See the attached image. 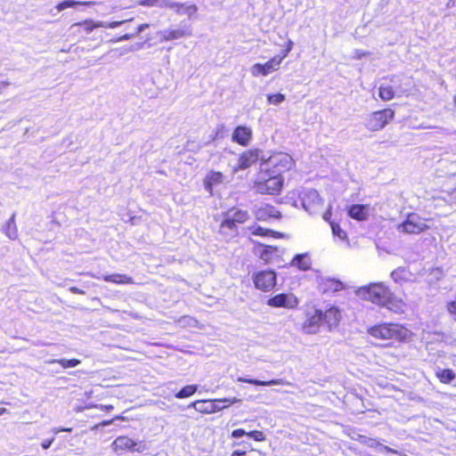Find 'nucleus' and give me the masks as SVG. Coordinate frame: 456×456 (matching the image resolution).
<instances>
[{
	"instance_id": "obj_16",
	"label": "nucleus",
	"mask_w": 456,
	"mask_h": 456,
	"mask_svg": "<svg viewBox=\"0 0 456 456\" xmlns=\"http://www.w3.org/2000/svg\"><path fill=\"white\" fill-rule=\"evenodd\" d=\"M340 317V312L338 308L335 306L330 307L324 313L322 312L323 324L327 325L329 330L338 326Z\"/></svg>"
},
{
	"instance_id": "obj_50",
	"label": "nucleus",
	"mask_w": 456,
	"mask_h": 456,
	"mask_svg": "<svg viewBox=\"0 0 456 456\" xmlns=\"http://www.w3.org/2000/svg\"><path fill=\"white\" fill-rule=\"evenodd\" d=\"M292 45H293V43L291 40H289L288 42V45L286 47V49L283 51V54L281 57H283V59L288 55V53L292 50Z\"/></svg>"
},
{
	"instance_id": "obj_31",
	"label": "nucleus",
	"mask_w": 456,
	"mask_h": 456,
	"mask_svg": "<svg viewBox=\"0 0 456 456\" xmlns=\"http://www.w3.org/2000/svg\"><path fill=\"white\" fill-rule=\"evenodd\" d=\"M211 401L213 403V407L216 408L215 412H217V411L226 408L227 405L224 404L225 403L232 404V403L239 402V400L235 397L232 399L224 398V399H216V400H211Z\"/></svg>"
},
{
	"instance_id": "obj_52",
	"label": "nucleus",
	"mask_w": 456,
	"mask_h": 456,
	"mask_svg": "<svg viewBox=\"0 0 456 456\" xmlns=\"http://www.w3.org/2000/svg\"><path fill=\"white\" fill-rule=\"evenodd\" d=\"M231 456H248L247 452L236 450L234 451Z\"/></svg>"
},
{
	"instance_id": "obj_36",
	"label": "nucleus",
	"mask_w": 456,
	"mask_h": 456,
	"mask_svg": "<svg viewBox=\"0 0 456 456\" xmlns=\"http://www.w3.org/2000/svg\"><path fill=\"white\" fill-rule=\"evenodd\" d=\"M275 251H277L276 248L272 246H265L260 252V258L265 262H268L271 259L273 253Z\"/></svg>"
},
{
	"instance_id": "obj_35",
	"label": "nucleus",
	"mask_w": 456,
	"mask_h": 456,
	"mask_svg": "<svg viewBox=\"0 0 456 456\" xmlns=\"http://www.w3.org/2000/svg\"><path fill=\"white\" fill-rule=\"evenodd\" d=\"M330 224L331 226L333 235L335 237H338L341 240H346L347 238L346 232L343 229H341V227L338 224H335L333 222H330Z\"/></svg>"
},
{
	"instance_id": "obj_10",
	"label": "nucleus",
	"mask_w": 456,
	"mask_h": 456,
	"mask_svg": "<svg viewBox=\"0 0 456 456\" xmlns=\"http://www.w3.org/2000/svg\"><path fill=\"white\" fill-rule=\"evenodd\" d=\"M267 305L276 308L294 309L298 305V299L292 293H280L270 297Z\"/></svg>"
},
{
	"instance_id": "obj_39",
	"label": "nucleus",
	"mask_w": 456,
	"mask_h": 456,
	"mask_svg": "<svg viewBox=\"0 0 456 456\" xmlns=\"http://www.w3.org/2000/svg\"><path fill=\"white\" fill-rule=\"evenodd\" d=\"M285 100V95L282 94H275L267 95L268 103L279 105Z\"/></svg>"
},
{
	"instance_id": "obj_8",
	"label": "nucleus",
	"mask_w": 456,
	"mask_h": 456,
	"mask_svg": "<svg viewBox=\"0 0 456 456\" xmlns=\"http://www.w3.org/2000/svg\"><path fill=\"white\" fill-rule=\"evenodd\" d=\"M114 451L127 450L132 452H143L146 451L147 445L143 441H134L128 436H118L112 443Z\"/></svg>"
},
{
	"instance_id": "obj_20",
	"label": "nucleus",
	"mask_w": 456,
	"mask_h": 456,
	"mask_svg": "<svg viewBox=\"0 0 456 456\" xmlns=\"http://www.w3.org/2000/svg\"><path fill=\"white\" fill-rule=\"evenodd\" d=\"M348 216L358 221H362L367 218V208L364 205L355 204L348 208Z\"/></svg>"
},
{
	"instance_id": "obj_28",
	"label": "nucleus",
	"mask_w": 456,
	"mask_h": 456,
	"mask_svg": "<svg viewBox=\"0 0 456 456\" xmlns=\"http://www.w3.org/2000/svg\"><path fill=\"white\" fill-rule=\"evenodd\" d=\"M391 278L396 283L405 281L409 278V272L404 267H399L391 273Z\"/></svg>"
},
{
	"instance_id": "obj_24",
	"label": "nucleus",
	"mask_w": 456,
	"mask_h": 456,
	"mask_svg": "<svg viewBox=\"0 0 456 456\" xmlns=\"http://www.w3.org/2000/svg\"><path fill=\"white\" fill-rule=\"evenodd\" d=\"M15 216L16 214L13 213L4 227V232L5 235L11 240H15L18 237V230L15 224Z\"/></svg>"
},
{
	"instance_id": "obj_12",
	"label": "nucleus",
	"mask_w": 456,
	"mask_h": 456,
	"mask_svg": "<svg viewBox=\"0 0 456 456\" xmlns=\"http://www.w3.org/2000/svg\"><path fill=\"white\" fill-rule=\"evenodd\" d=\"M322 324V311L315 309L314 314H308L307 319L304 323L303 329L307 334H315L318 332L321 325Z\"/></svg>"
},
{
	"instance_id": "obj_26",
	"label": "nucleus",
	"mask_w": 456,
	"mask_h": 456,
	"mask_svg": "<svg viewBox=\"0 0 456 456\" xmlns=\"http://www.w3.org/2000/svg\"><path fill=\"white\" fill-rule=\"evenodd\" d=\"M256 216L258 219L264 218L265 216H268L273 218H280L281 214L274 207L266 206L264 209H259Z\"/></svg>"
},
{
	"instance_id": "obj_3",
	"label": "nucleus",
	"mask_w": 456,
	"mask_h": 456,
	"mask_svg": "<svg viewBox=\"0 0 456 456\" xmlns=\"http://www.w3.org/2000/svg\"><path fill=\"white\" fill-rule=\"evenodd\" d=\"M298 198L304 209L311 215L317 213L322 205V200L314 189H302L298 192Z\"/></svg>"
},
{
	"instance_id": "obj_43",
	"label": "nucleus",
	"mask_w": 456,
	"mask_h": 456,
	"mask_svg": "<svg viewBox=\"0 0 456 456\" xmlns=\"http://www.w3.org/2000/svg\"><path fill=\"white\" fill-rule=\"evenodd\" d=\"M179 3L171 2L169 0H163V4L160 7L169 8L176 12Z\"/></svg>"
},
{
	"instance_id": "obj_9",
	"label": "nucleus",
	"mask_w": 456,
	"mask_h": 456,
	"mask_svg": "<svg viewBox=\"0 0 456 456\" xmlns=\"http://www.w3.org/2000/svg\"><path fill=\"white\" fill-rule=\"evenodd\" d=\"M253 281L257 289L270 291L276 285V273L272 270L260 271L254 274Z\"/></svg>"
},
{
	"instance_id": "obj_51",
	"label": "nucleus",
	"mask_w": 456,
	"mask_h": 456,
	"mask_svg": "<svg viewBox=\"0 0 456 456\" xmlns=\"http://www.w3.org/2000/svg\"><path fill=\"white\" fill-rule=\"evenodd\" d=\"M69 291L74 293V294H80V295H84L85 294V291L77 288V287H71L69 288Z\"/></svg>"
},
{
	"instance_id": "obj_22",
	"label": "nucleus",
	"mask_w": 456,
	"mask_h": 456,
	"mask_svg": "<svg viewBox=\"0 0 456 456\" xmlns=\"http://www.w3.org/2000/svg\"><path fill=\"white\" fill-rule=\"evenodd\" d=\"M102 280L106 282H112V283H116V284H132V283H134V280L132 277H129L126 274H119V273L103 275Z\"/></svg>"
},
{
	"instance_id": "obj_53",
	"label": "nucleus",
	"mask_w": 456,
	"mask_h": 456,
	"mask_svg": "<svg viewBox=\"0 0 456 456\" xmlns=\"http://www.w3.org/2000/svg\"><path fill=\"white\" fill-rule=\"evenodd\" d=\"M140 48H141V45L140 44H136L135 45H132L130 48H128L126 50V52L136 51V50H139Z\"/></svg>"
},
{
	"instance_id": "obj_46",
	"label": "nucleus",
	"mask_w": 456,
	"mask_h": 456,
	"mask_svg": "<svg viewBox=\"0 0 456 456\" xmlns=\"http://www.w3.org/2000/svg\"><path fill=\"white\" fill-rule=\"evenodd\" d=\"M446 307L452 315L456 316V300L448 302Z\"/></svg>"
},
{
	"instance_id": "obj_2",
	"label": "nucleus",
	"mask_w": 456,
	"mask_h": 456,
	"mask_svg": "<svg viewBox=\"0 0 456 456\" xmlns=\"http://www.w3.org/2000/svg\"><path fill=\"white\" fill-rule=\"evenodd\" d=\"M370 334L381 339L405 340L410 336V331L397 323H383L370 329Z\"/></svg>"
},
{
	"instance_id": "obj_48",
	"label": "nucleus",
	"mask_w": 456,
	"mask_h": 456,
	"mask_svg": "<svg viewBox=\"0 0 456 456\" xmlns=\"http://www.w3.org/2000/svg\"><path fill=\"white\" fill-rule=\"evenodd\" d=\"M54 436L52 437L51 439H45L44 440L42 443H41V446L44 450H47L51 447L52 444L53 443L54 441Z\"/></svg>"
},
{
	"instance_id": "obj_57",
	"label": "nucleus",
	"mask_w": 456,
	"mask_h": 456,
	"mask_svg": "<svg viewBox=\"0 0 456 456\" xmlns=\"http://www.w3.org/2000/svg\"><path fill=\"white\" fill-rule=\"evenodd\" d=\"M8 85H9V83H8V82L1 81V82H0V92L2 91V89H4V87H6Z\"/></svg>"
},
{
	"instance_id": "obj_54",
	"label": "nucleus",
	"mask_w": 456,
	"mask_h": 456,
	"mask_svg": "<svg viewBox=\"0 0 456 456\" xmlns=\"http://www.w3.org/2000/svg\"><path fill=\"white\" fill-rule=\"evenodd\" d=\"M355 54H356V56H355V57H356L357 59H361L362 56H365V55H366V53H365L364 52H361V51H356V52H355Z\"/></svg>"
},
{
	"instance_id": "obj_32",
	"label": "nucleus",
	"mask_w": 456,
	"mask_h": 456,
	"mask_svg": "<svg viewBox=\"0 0 456 456\" xmlns=\"http://www.w3.org/2000/svg\"><path fill=\"white\" fill-rule=\"evenodd\" d=\"M436 375L440 381L445 384L451 383L455 379V373L449 369L442 370Z\"/></svg>"
},
{
	"instance_id": "obj_61",
	"label": "nucleus",
	"mask_w": 456,
	"mask_h": 456,
	"mask_svg": "<svg viewBox=\"0 0 456 456\" xmlns=\"http://www.w3.org/2000/svg\"><path fill=\"white\" fill-rule=\"evenodd\" d=\"M92 277L96 278V279H101L100 276L92 275Z\"/></svg>"
},
{
	"instance_id": "obj_58",
	"label": "nucleus",
	"mask_w": 456,
	"mask_h": 456,
	"mask_svg": "<svg viewBox=\"0 0 456 456\" xmlns=\"http://www.w3.org/2000/svg\"><path fill=\"white\" fill-rule=\"evenodd\" d=\"M341 285H342L341 282L337 281V286H336L335 289L338 290V288L341 287Z\"/></svg>"
},
{
	"instance_id": "obj_42",
	"label": "nucleus",
	"mask_w": 456,
	"mask_h": 456,
	"mask_svg": "<svg viewBox=\"0 0 456 456\" xmlns=\"http://www.w3.org/2000/svg\"><path fill=\"white\" fill-rule=\"evenodd\" d=\"M163 4V0H141L140 4L143 6H159Z\"/></svg>"
},
{
	"instance_id": "obj_19",
	"label": "nucleus",
	"mask_w": 456,
	"mask_h": 456,
	"mask_svg": "<svg viewBox=\"0 0 456 456\" xmlns=\"http://www.w3.org/2000/svg\"><path fill=\"white\" fill-rule=\"evenodd\" d=\"M237 381L238 382H242V383H248V384H252V385H255V386H276V385H284L286 384L285 380L282 379H271L269 381H264V380H259V379H248V378H243V377H239L237 379Z\"/></svg>"
},
{
	"instance_id": "obj_49",
	"label": "nucleus",
	"mask_w": 456,
	"mask_h": 456,
	"mask_svg": "<svg viewBox=\"0 0 456 456\" xmlns=\"http://www.w3.org/2000/svg\"><path fill=\"white\" fill-rule=\"evenodd\" d=\"M149 28V24L144 23V24L139 25L134 31L135 35L137 36L140 33L143 32L145 30V28Z\"/></svg>"
},
{
	"instance_id": "obj_60",
	"label": "nucleus",
	"mask_w": 456,
	"mask_h": 456,
	"mask_svg": "<svg viewBox=\"0 0 456 456\" xmlns=\"http://www.w3.org/2000/svg\"><path fill=\"white\" fill-rule=\"evenodd\" d=\"M106 408H107V410H111V409H113V406L110 405V406H107Z\"/></svg>"
},
{
	"instance_id": "obj_55",
	"label": "nucleus",
	"mask_w": 456,
	"mask_h": 456,
	"mask_svg": "<svg viewBox=\"0 0 456 456\" xmlns=\"http://www.w3.org/2000/svg\"><path fill=\"white\" fill-rule=\"evenodd\" d=\"M112 421H113V420H103V421L100 424V426H102V427H107V426L110 425V424L112 423Z\"/></svg>"
},
{
	"instance_id": "obj_38",
	"label": "nucleus",
	"mask_w": 456,
	"mask_h": 456,
	"mask_svg": "<svg viewBox=\"0 0 456 456\" xmlns=\"http://www.w3.org/2000/svg\"><path fill=\"white\" fill-rule=\"evenodd\" d=\"M95 22H96V28H115L121 26L126 21L120 20V21H112V22H107V21H95Z\"/></svg>"
},
{
	"instance_id": "obj_15",
	"label": "nucleus",
	"mask_w": 456,
	"mask_h": 456,
	"mask_svg": "<svg viewBox=\"0 0 456 456\" xmlns=\"http://www.w3.org/2000/svg\"><path fill=\"white\" fill-rule=\"evenodd\" d=\"M261 151L258 149L248 150L241 154L239 159L238 167L240 169H246L260 159Z\"/></svg>"
},
{
	"instance_id": "obj_30",
	"label": "nucleus",
	"mask_w": 456,
	"mask_h": 456,
	"mask_svg": "<svg viewBox=\"0 0 456 456\" xmlns=\"http://www.w3.org/2000/svg\"><path fill=\"white\" fill-rule=\"evenodd\" d=\"M197 10L198 8L195 4L179 3L175 12L178 14H186L189 17H191L194 13H196Z\"/></svg>"
},
{
	"instance_id": "obj_17",
	"label": "nucleus",
	"mask_w": 456,
	"mask_h": 456,
	"mask_svg": "<svg viewBox=\"0 0 456 456\" xmlns=\"http://www.w3.org/2000/svg\"><path fill=\"white\" fill-rule=\"evenodd\" d=\"M224 180V175L220 172L209 173L204 181L205 190L210 194L213 193V186L222 183Z\"/></svg>"
},
{
	"instance_id": "obj_13",
	"label": "nucleus",
	"mask_w": 456,
	"mask_h": 456,
	"mask_svg": "<svg viewBox=\"0 0 456 456\" xmlns=\"http://www.w3.org/2000/svg\"><path fill=\"white\" fill-rule=\"evenodd\" d=\"M283 180L280 175H273L267 180L264 183L258 185L257 189L262 193L268 194H277L282 188Z\"/></svg>"
},
{
	"instance_id": "obj_62",
	"label": "nucleus",
	"mask_w": 456,
	"mask_h": 456,
	"mask_svg": "<svg viewBox=\"0 0 456 456\" xmlns=\"http://www.w3.org/2000/svg\"><path fill=\"white\" fill-rule=\"evenodd\" d=\"M454 103L456 105V94H455V97H454Z\"/></svg>"
},
{
	"instance_id": "obj_4",
	"label": "nucleus",
	"mask_w": 456,
	"mask_h": 456,
	"mask_svg": "<svg viewBox=\"0 0 456 456\" xmlns=\"http://www.w3.org/2000/svg\"><path fill=\"white\" fill-rule=\"evenodd\" d=\"M395 112L391 109H384L372 112L365 122V126L370 131H379L384 128L394 118Z\"/></svg>"
},
{
	"instance_id": "obj_11",
	"label": "nucleus",
	"mask_w": 456,
	"mask_h": 456,
	"mask_svg": "<svg viewBox=\"0 0 456 456\" xmlns=\"http://www.w3.org/2000/svg\"><path fill=\"white\" fill-rule=\"evenodd\" d=\"M283 60V57L274 56L271 60H269L267 62L261 64V63H256L251 68V73L253 76L257 77L259 75L266 76L270 74L272 71L277 69L279 66L281 65V61Z\"/></svg>"
},
{
	"instance_id": "obj_33",
	"label": "nucleus",
	"mask_w": 456,
	"mask_h": 456,
	"mask_svg": "<svg viewBox=\"0 0 456 456\" xmlns=\"http://www.w3.org/2000/svg\"><path fill=\"white\" fill-rule=\"evenodd\" d=\"M394 96H395V92H394L392 86H384V85H381L379 86V97L383 101H389V100L393 99Z\"/></svg>"
},
{
	"instance_id": "obj_23",
	"label": "nucleus",
	"mask_w": 456,
	"mask_h": 456,
	"mask_svg": "<svg viewBox=\"0 0 456 456\" xmlns=\"http://www.w3.org/2000/svg\"><path fill=\"white\" fill-rule=\"evenodd\" d=\"M362 443L370 448L376 449L379 452H391V453H398V452L396 450L392 449L387 445H383L378 440L373 439V438L364 437V440H362Z\"/></svg>"
},
{
	"instance_id": "obj_1",
	"label": "nucleus",
	"mask_w": 456,
	"mask_h": 456,
	"mask_svg": "<svg viewBox=\"0 0 456 456\" xmlns=\"http://www.w3.org/2000/svg\"><path fill=\"white\" fill-rule=\"evenodd\" d=\"M356 295L363 300L386 307L388 310L399 314L404 311L405 304L397 298L383 282H373L360 287Z\"/></svg>"
},
{
	"instance_id": "obj_40",
	"label": "nucleus",
	"mask_w": 456,
	"mask_h": 456,
	"mask_svg": "<svg viewBox=\"0 0 456 456\" xmlns=\"http://www.w3.org/2000/svg\"><path fill=\"white\" fill-rule=\"evenodd\" d=\"M248 436L256 442H261L265 439V436L264 435V433L262 431H258V430L248 432Z\"/></svg>"
},
{
	"instance_id": "obj_59",
	"label": "nucleus",
	"mask_w": 456,
	"mask_h": 456,
	"mask_svg": "<svg viewBox=\"0 0 456 456\" xmlns=\"http://www.w3.org/2000/svg\"><path fill=\"white\" fill-rule=\"evenodd\" d=\"M6 411L5 408H0V416Z\"/></svg>"
},
{
	"instance_id": "obj_25",
	"label": "nucleus",
	"mask_w": 456,
	"mask_h": 456,
	"mask_svg": "<svg viewBox=\"0 0 456 456\" xmlns=\"http://www.w3.org/2000/svg\"><path fill=\"white\" fill-rule=\"evenodd\" d=\"M292 265L298 267L300 270L305 271L311 267V260L307 254H298L294 256Z\"/></svg>"
},
{
	"instance_id": "obj_7",
	"label": "nucleus",
	"mask_w": 456,
	"mask_h": 456,
	"mask_svg": "<svg viewBox=\"0 0 456 456\" xmlns=\"http://www.w3.org/2000/svg\"><path fill=\"white\" fill-rule=\"evenodd\" d=\"M425 220H423L418 214L411 213L407 216V218L400 224H398V231L409 234H419L427 230Z\"/></svg>"
},
{
	"instance_id": "obj_29",
	"label": "nucleus",
	"mask_w": 456,
	"mask_h": 456,
	"mask_svg": "<svg viewBox=\"0 0 456 456\" xmlns=\"http://www.w3.org/2000/svg\"><path fill=\"white\" fill-rule=\"evenodd\" d=\"M197 385H188L183 387L180 391H178L175 395V396L178 399L187 398L194 395L197 392Z\"/></svg>"
},
{
	"instance_id": "obj_45",
	"label": "nucleus",
	"mask_w": 456,
	"mask_h": 456,
	"mask_svg": "<svg viewBox=\"0 0 456 456\" xmlns=\"http://www.w3.org/2000/svg\"><path fill=\"white\" fill-rule=\"evenodd\" d=\"M135 35V33H131V34H125L119 37H118L117 39H112L111 42H122V41H126V40H129L131 39L132 37H134Z\"/></svg>"
},
{
	"instance_id": "obj_56",
	"label": "nucleus",
	"mask_w": 456,
	"mask_h": 456,
	"mask_svg": "<svg viewBox=\"0 0 456 456\" xmlns=\"http://www.w3.org/2000/svg\"><path fill=\"white\" fill-rule=\"evenodd\" d=\"M330 216H331V213L330 211H327L324 215H323V219L326 220V221H329L330 218Z\"/></svg>"
},
{
	"instance_id": "obj_18",
	"label": "nucleus",
	"mask_w": 456,
	"mask_h": 456,
	"mask_svg": "<svg viewBox=\"0 0 456 456\" xmlns=\"http://www.w3.org/2000/svg\"><path fill=\"white\" fill-rule=\"evenodd\" d=\"M188 407L194 408L197 411L206 414L215 413L216 410L211 400H198L191 403Z\"/></svg>"
},
{
	"instance_id": "obj_37",
	"label": "nucleus",
	"mask_w": 456,
	"mask_h": 456,
	"mask_svg": "<svg viewBox=\"0 0 456 456\" xmlns=\"http://www.w3.org/2000/svg\"><path fill=\"white\" fill-rule=\"evenodd\" d=\"M74 26L83 27L84 30L87 34H90L94 28H96V22L91 20H87L82 22L76 23Z\"/></svg>"
},
{
	"instance_id": "obj_44",
	"label": "nucleus",
	"mask_w": 456,
	"mask_h": 456,
	"mask_svg": "<svg viewBox=\"0 0 456 456\" xmlns=\"http://www.w3.org/2000/svg\"><path fill=\"white\" fill-rule=\"evenodd\" d=\"M243 436H248V432L242 428L234 429L231 434V436L232 438H240L242 437Z\"/></svg>"
},
{
	"instance_id": "obj_14",
	"label": "nucleus",
	"mask_w": 456,
	"mask_h": 456,
	"mask_svg": "<svg viewBox=\"0 0 456 456\" xmlns=\"http://www.w3.org/2000/svg\"><path fill=\"white\" fill-rule=\"evenodd\" d=\"M232 140L241 146H248L252 140L251 128L246 126H238L233 130Z\"/></svg>"
},
{
	"instance_id": "obj_41",
	"label": "nucleus",
	"mask_w": 456,
	"mask_h": 456,
	"mask_svg": "<svg viewBox=\"0 0 456 456\" xmlns=\"http://www.w3.org/2000/svg\"><path fill=\"white\" fill-rule=\"evenodd\" d=\"M271 233H275V232L271 230L265 229L261 226L255 227V228H253V231H252V234L258 235V236H267L268 234H271Z\"/></svg>"
},
{
	"instance_id": "obj_47",
	"label": "nucleus",
	"mask_w": 456,
	"mask_h": 456,
	"mask_svg": "<svg viewBox=\"0 0 456 456\" xmlns=\"http://www.w3.org/2000/svg\"><path fill=\"white\" fill-rule=\"evenodd\" d=\"M51 432L53 434V435H58L59 433L61 432H72V428H52Z\"/></svg>"
},
{
	"instance_id": "obj_5",
	"label": "nucleus",
	"mask_w": 456,
	"mask_h": 456,
	"mask_svg": "<svg viewBox=\"0 0 456 456\" xmlns=\"http://www.w3.org/2000/svg\"><path fill=\"white\" fill-rule=\"evenodd\" d=\"M265 165L266 167H273V174L280 175L282 172L289 170L293 165V159L287 153L278 152L272 155L268 159L262 163V166Z\"/></svg>"
},
{
	"instance_id": "obj_6",
	"label": "nucleus",
	"mask_w": 456,
	"mask_h": 456,
	"mask_svg": "<svg viewBox=\"0 0 456 456\" xmlns=\"http://www.w3.org/2000/svg\"><path fill=\"white\" fill-rule=\"evenodd\" d=\"M248 213L246 210L234 208L229 209L225 213L224 218L221 224L222 232H224L226 229L235 231L237 225L245 223L248 219Z\"/></svg>"
},
{
	"instance_id": "obj_27",
	"label": "nucleus",
	"mask_w": 456,
	"mask_h": 456,
	"mask_svg": "<svg viewBox=\"0 0 456 456\" xmlns=\"http://www.w3.org/2000/svg\"><path fill=\"white\" fill-rule=\"evenodd\" d=\"M49 364L58 363L62 368H74L81 363V361L78 359H53L47 362Z\"/></svg>"
},
{
	"instance_id": "obj_34",
	"label": "nucleus",
	"mask_w": 456,
	"mask_h": 456,
	"mask_svg": "<svg viewBox=\"0 0 456 456\" xmlns=\"http://www.w3.org/2000/svg\"><path fill=\"white\" fill-rule=\"evenodd\" d=\"M82 4H86V3L77 2V1H74V0H65V1L58 4L56 8L59 12H61L67 8H73L77 5H82Z\"/></svg>"
},
{
	"instance_id": "obj_21",
	"label": "nucleus",
	"mask_w": 456,
	"mask_h": 456,
	"mask_svg": "<svg viewBox=\"0 0 456 456\" xmlns=\"http://www.w3.org/2000/svg\"><path fill=\"white\" fill-rule=\"evenodd\" d=\"M190 32L188 29L177 28V29H167L161 32L162 39L165 41L175 40L182 38L185 36H189Z\"/></svg>"
}]
</instances>
